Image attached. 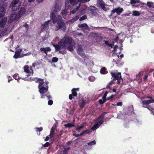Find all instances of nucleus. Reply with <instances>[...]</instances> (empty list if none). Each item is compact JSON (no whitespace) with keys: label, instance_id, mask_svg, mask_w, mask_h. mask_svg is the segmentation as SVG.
<instances>
[{"label":"nucleus","instance_id":"obj_40","mask_svg":"<svg viewBox=\"0 0 154 154\" xmlns=\"http://www.w3.org/2000/svg\"><path fill=\"white\" fill-rule=\"evenodd\" d=\"M86 18H87V16L86 15H85L82 16V17L80 18L79 19V20L80 21L82 20H84L86 19Z\"/></svg>","mask_w":154,"mask_h":154},{"label":"nucleus","instance_id":"obj_13","mask_svg":"<svg viewBox=\"0 0 154 154\" xmlns=\"http://www.w3.org/2000/svg\"><path fill=\"white\" fill-rule=\"evenodd\" d=\"M17 17V14L14 13L11 14L8 20V23H11L14 21H17L20 18H18Z\"/></svg>","mask_w":154,"mask_h":154},{"label":"nucleus","instance_id":"obj_14","mask_svg":"<svg viewBox=\"0 0 154 154\" xmlns=\"http://www.w3.org/2000/svg\"><path fill=\"white\" fill-rule=\"evenodd\" d=\"M69 5V3L68 2H66L65 3V7L66 9L64 10H62L61 14L64 18H65L66 15L67 14V12L66 9H68Z\"/></svg>","mask_w":154,"mask_h":154},{"label":"nucleus","instance_id":"obj_21","mask_svg":"<svg viewBox=\"0 0 154 154\" xmlns=\"http://www.w3.org/2000/svg\"><path fill=\"white\" fill-rule=\"evenodd\" d=\"M40 50L41 51H43L46 55H47V52L51 51V49L50 47L43 48H41Z\"/></svg>","mask_w":154,"mask_h":154},{"label":"nucleus","instance_id":"obj_23","mask_svg":"<svg viewBox=\"0 0 154 154\" xmlns=\"http://www.w3.org/2000/svg\"><path fill=\"white\" fill-rule=\"evenodd\" d=\"M79 18V17L78 16H76L75 17L73 18L71 20L68 21L67 22V23L70 24L71 23H73L77 20Z\"/></svg>","mask_w":154,"mask_h":154},{"label":"nucleus","instance_id":"obj_62","mask_svg":"<svg viewBox=\"0 0 154 154\" xmlns=\"http://www.w3.org/2000/svg\"><path fill=\"white\" fill-rule=\"evenodd\" d=\"M113 92H116V89H113Z\"/></svg>","mask_w":154,"mask_h":154},{"label":"nucleus","instance_id":"obj_59","mask_svg":"<svg viewBox=\"0 0 154 154\" xmlns=\"http://www.w3.org/2000/svg\"><path fill=\"white\" fill-rule=\"evenodd\" d=\"M78 35H82V34L81 33H79L77 34Z\"/></svg>","mask_w":154,"mask_h":154},{"label":"nucleus","instance_id":"obj_32","mask_svg":"<svg viewBox=\"0 0 154 154\" xmlns=\"http://www.w3.org/2000/svg\"><path fill=\"white\" fill-rule=\"evenodd\" d=\"M13 77L16 80H18L20 79V78L19 77V74L17 73L14 74V75Z\"/></svg>","mask_w":154,"mask_h":154},{"label":"nucleus","instance_id":"obj_47","mask_svg":"<svg viewBox=\"0 0 154 154\" xmlns=\"http://www.w3.org/2000/svg\"><path fill=\"white\" fill-rule=\"evenodd\" d=\"M37 131H40L42 130V127L36 128Z\"/></svg>","mask_w":154,"mask_h":154},{"label":"nucleus","instance_id":"obj_4","mask_svg":"<svg viewBox=\"0 0 154 154\" xmlns=\"http://www.w3.org/2000/svg\"><path fill=\"white\" fill-rule=\"evenodd\" d=\"M5 9L4 7L1 6L0 8V27H3L7 22V18L6 17H2L5 14Z\"/></svg>","mask_w":154,"mask_h":154},{"label":"nucleus","instance_id":"obj_25","mask_svg":"<svg viewBox=\"0 0 154 154\" xmlns=\"http://www.w3.org/2000/svg\"><path fill=\"white\" fill-rule=\"evenodd\" d=\"M79 88H73L72 90V94L74 96H76L77 95V93L75 92L76 90H78Z\"/></svg>","mask_w":154,"mask_h":154},{"label":"nucleus","instance_id":"obj_45","mask_svg":"<svg viewBox=\"0 0 154 154\" xmlns=\"http://www.w3.org/2000/svg\"><path fill=\"white\" fill-rule=\"evenodd\" d=\"M48 104L49 105H51L53 104V101L51 100H50L48 102Z\"/></svg>","mask_w":154,"mask_h":154},{"label":"nucleus","instance_id":"obj_24","mask_svg":"<svg viewBox=\"0 0 154 154\" xmlns=\"http://www.w3.org/2000/svg\"><path fill=\"white\" fill-rule=\"evenodd\" d=\"M100 72L102 74H106L107 73V71L106 68L105 67H103L101 68L100 71Z\"/></svg>","mask_w":154,"mask_h":154},{"label":"nucleus","instance_id":"obj_39","mask_svg":"<svg viewBox=\"0 0 154 154\" xmlns=\"http://www.w3.org/2000/svg\"><path fill=\"white\" fill-rule=\"evenodd\" d=\"M13 38V36H11V37L10 38H8L7 39V40H8L9 41H10V44H11V45H13V42L12 40Z\"/></svg>","mask_w":154,"mask_h":154},{"label":"nucleus","instance_id":"obj_27","mask_svg":"<svg viewBox=\"0 0 154 154\" xmlns=\"http://www.w3.org/2000/svg\"><path fill=\"white\" fill-rule=\"evenodd\" d=\"M132 12L133 14H132V15L133 16H139L140 14V12L137 11H133Z\"/></svg>","mask_w":154,"mask_h":154},{"label":"nucleus","instance_id":"obj_44","mask_svg":"<svg viewBox=\"0 0 154 154\" xmlns=\"http://www.w3.org/2000/svg\"><path fill=\"white\" fill-rule=\"evenodd\" d=\"M50 145V143L49 142H46L45 144L43 145V146L44 147H47L49 146Z\"/></svg>","mask_w":154,"mask_h":154},{"label":"nucleus","instance_id":"obj_64","mask_svg":"<svg viewBox=\"0 0 154 154\" xmlns=\"http://www.w3.org/2000/svg\"><path fill=\"white\" fill-rule=\"evenodd\" d=\"M91 8H94V7H92V6H91Z\"/></svg>","mask_w":154,"mask_h":154},{"label":"nucleus","instance_id":"obj_3","mask_svg":"<svg viewBox=\"0 0 154 154\" xmlns=\"http://www.w3.org/2000/svg\"><path fill=\"white\" fill-rule=\"evenodd\" d=\"M35 80L36 82L39 83L38 88L39 92L41 94V98H43L45 96H46L48 98V99H49L50 97V96L47 95L48 94V82H45L43 79L36 78L35 79Z\"/></svg>","mask_w":154,"mask_h":154},{"label":"nucleus","instance_id":"obj_54","mask_svg":"<svg viewBox=\"0 0 154 154\" xmlns=\"http://www.w3.org/2000/svg\"><path fill=\"white\" fill-rule=\"evenodd\" d=\"M35 66V63H33L31 66L30 68L32 69V68L34 67Z\"/></svg>","mask_w":154,"mask_h":154},{"label":"nucleus","instance_id":"obj_50","mask_svg":"<svg viewBox=\"0 0 154 154\" xmlns=\"http://www.w3.org/2000/svg\"><path fill=\"white\" fill-rule=\"evenodd\" d=\"M12 79V78L11 76H9L8 82H9Z\"/></svg>","mask_w":154,"mask_h":154},{"label":"nucleus","instance_id":"obj_42","mask_svg":"<svg viewBox=\"0 0 154 154\" xmlns=\"http://www.w3.org/2000/svg\"><path fill=\"white\" fill-rule=\"evenodd\" d=\"M122 102H119L117 104H115L114 105V106H122Z\"/></svg>","mask_w":154,"mask_h":154},{"label":"nucleus","instance_id":"obj_6","mask_svg":"<svg viewBox=\"0 0 154 154\" xmlns=\"http://www.w3.org/2000/svg\"><path fill=\"white\" fill-rule=\"evenodd\" d=\"M106 113H104L98 117L96 120V124L91 128V130L94 131L98 128L104 121V116Z\"/></svg>","mask_w":154,"mask_h":154},{"label":"nucleus","instance_id":"obj_8","mask_svg":"<svg viewBox=\"0 0 154 154\" xmlns=\"http://www.w3.org/2000/svg\"><path fill=\"white\" fill-rule=\"evenodd\" d=\"M147 100H142V103L144 107L147 108L148 105L154 102V100L151 97H147L146 98Z\"/></svg>","mask_w":154,"mask_h":154},{"label":"nucleus","instance_id":"obj_35","mask_svg":"<svg viewBox=\"0 0 154 154\" xmlns=\"http://www.w3.org/2000/svg\"><path fill=\"white\" fill-rule=\"evenodd\" d=\"M105 44H106L107 45L111 47H112V46L114 45V43H109V42L107 41H105Z\"/></svg>","mask_w":154,"mask_h":154},{"label":"nucleus","instance_id":"obj_63","mask_svg":"<svg viewBox=\"0 0 154 154\" xmlns=\"http://www.w3.org/2000/svg\"><path fill=\"white\" fill-rule=\"evenodd\" d=\"M110 1L111 2H113V0H110Z\"/></svg>","mask_w":154,"mask_h":154},{"label":"nucleus","instance_id":"obj_56","mask_svg":"<svg viewBox=\"0 0 154 154\" xmlns=\"http://www.w3.org/2000/svg\"><path fill=\"white\" fill-rule=\"evenodd\" d=\"M117 47H118V46H116V45L115 46V47L114 48L113 51H116V48Z\"/></svg>","mask_w":154,"mask_h":154},{"label":"nucleus","instance_id":"obj_43","mask_svg":"<svg viewBox=\"0 0 154 154\" xmlns=\"http://www.w3.org/2000/svg\"><path fill=\"white\" fill-rule=\"evenodd\" d=\"M57 127V125L56 124H54L53 126H52V127L51 128V130H55V129Z\"/></svg>","mask_w":154,"mask_h":154},{"label":"nucleus","instance_id":"obj_28","mask_svg":"<svg viewBox=\"0 0 154 154\" xmlns=\"http://www.w3.org/2000/svg\"><path fill=\"white\" fill-rule=\"evenodd\" d=\"M84 123H83L81 124L80 125L78 126L76 128V130H81L82 128L84 127Z\"/></svg>","mask_w":154,"mask_h":154},{"label":"nucleus","instance_id":"obj_57","mask_svg":"<svg viewBox=\"0 0 154 154\" xmlns=\"http://www.w3.org/2000/svg\"><path fill=\"white\" fill-rule=\"evenodd\" d=\"M35 0H28L29 2H33Z\"/></svg>","mask_w":154,"mask_h":154},{"label":"nucleus","instance_id":"obj_58","mask_svg":"<svg viewBox=\"0 0 154 154\" xmlns=\"http://www.w3.org/2000/svg\"><path fill=\"white\" fill-rule=\"evenodd\" d=\"M38 1L39 2L41 3L43 1V0H38Z\"/></svg>","mask_w":154,"mask_h":154},{"label":"nucleus","instance_id":"obj_12","mask_svg":"<svg viewBox=\"0 0 154 154\" xmlns=\"http://www.w3.org/2000/svg\"><path fill=\"white\" fill-rule=\"evenodd\" d=\"M26 10L25 8L21 7L18 13L17 14V17L20 18L21 17L24 15L26 13Z\"/></svg>","mask_w":154,"mask_h":154},{"label":"nucleus","instance_id":"obj_61","mask_svg":"<svg viewBox=\"0 0 154 154\" xmlns=\"http://www.w3.org/2000/svg\"><path fill=\"white\" fill-rule=\"evenodd\" d=\"M70 143H71V142L68 141L67 143L66 144H70Z\"/></svg>","mask_w":154,"mask_h":154},{"label":"nucleus","instance_id":"obj_31","mask_svg":"<svg viewBox=\"0 0 154 154\" xmlns=\"http://www.w3.org/2000/svg\"><path fill=\"white\" fill-rule=\"evenodd\" d=\"M106 99L104 98H103L102 97L101 99H100L99 100V102L100 103V104H103L106 101Z\"/></svg>","mask_w":154,"mask_h":154},{"label":"nucleus","instance_id":"obj_15","mask_svg":"<svg viewBox=\"0 0 154 154\" xmlns=\"http://www.w3.org/2000/svg\"><path fill=\"white\" fill-rule=\"evenodd\" d=\"M78 26L79 28H81L83 31L85 32H87L89 31L88 26L86 23L79 24L78 25Z\"/></svg>","mask_w":154,"mask_h":154},{"label":"nucleus","instance_id":"obj_26","mask_svg":"<svg viewBox=\"0 0 154 154\" xmlns=\"http://www.w3.org/2000/svg\"><path fill=\"white\" fill-rule=\"evenodd\" d=\"M140 1L139 0H131V3L132 5L136 3H140Z\"/></svg>","mask_w":154,"mask_h":154},{"label":"nucleus","instance_id":"obj_49","mask_svg":"<svg viewBox=\"0 0 154 154\" xmlns=\"http://www.w3.org/2000/svg\"><path fill=\"white\" fill-rule=\"evenodd\" d=\"M148 109L151 111V112L154 115V109H150L149 108H148Z\"/></svg>","mask_w":154,"mask_h":154},{"label":"nucleus","instance_id":"obj_41","mask_svg":"<svg viewBox=\"0 0 154 154\" xmlns=\"http://www.w3.org/2000/svg\"><path fill=\"white\" fill-rule=\"evenodd\" d=\"M58 59L56 57H53L52 60V61L54 62H56L57 61Z\"/></svg>","mask_w":154,"mask_h":154},{"label":"nucleus","instance_id":"obj_20","mask_svg":"<svg viewBox=\"0 0 154 154\" xmlns=\"http://www.w3.org/2000/svg\"><path fill=\"white\" fill-rule=\"evenodd\" d=\"M50 22V21L48 20L47 22H45L42 25L41 28L42 31H43L48 27V24Z\"/></svg>","mask_w":154,"mask_h":154},{"label":"nucleus","instance_id":"obj_53","mask_svg":"<svg viewBox=\"0 0 154 154\" xmlns=\"http://www.w3.org/2000/svg\"><path fill=\"white\" fill-rule=\"evenodd\" d=\"M69 98L70 100H72V94H69Z\"/></svg>","mask_w":154,"mask_h":154},{"label":"nucleus","instance_id":"obj_29","mask_svg":"<svg viewBox=\"0 0 154 154\" xmlns=\"http://www.w3.org/2000/svg\"><path fill=\"white\" fill-rule=\"evenodd\" d=\"M65 127L66 128H70L71 127L74 126V124L72 123H68L65 124L64 125Z\"/></svg>","mask_w":154,"mask_h":154},{"label":"nucleus","instance_id":"obj_34","mask_svg":"<svg viewBox=\"0 0 154 154\" xmlns=\"http://www.w3.org/2000/svg\"><path fill=\"white\" fill-rule=\"evenodd\" d=\"M70 147L65 148L64 149L63 151V154H66L67 153Z\"/></svg>","mask_w":154,"mask_h":154},{"label":"nucleus","instance_id":"obj_30","mask_svg":"<svg viewBox=\"0 0 154 154\" xmlns=\"http://www.w3.org/2000/svg\"><path fill=\"white\" fill-rule=\"evenodd\" d=\"M54 132L55 131L54 130H51L50 134L49 135V136L50 137V138H52L53 137L54 135Z\"/></svg>","mask_w":154,"mask_h":154},{"label":"nucleus","instance_id":"obj_2","mask_svg":"<svg viewBox=\"0 0 154 154\" xmlns=\"http://www.w3.org/2000/svg\"><path fill=\"white\" fill-rule=\"evenodd\" d=\"M56 50L63 48L67 49L69 51H72L75 48L74 43L71 38L65 36L59 42L57 45L52 44Z\"/></svg>","mask_w":154,"mask_h":154},{"label":"nucleus","instance_id":"obj_22","mask_svg":"<svg viewBox=\"0 0 154 154\" xmlns=\"http://www.w3.org/2000/svg\"><path fill=\"white\" fill-rule=\"evenodd\" d=\"M144 4L149 8H154V3L152 2H148L146 4Z\"/></svg>","mask_w":154,"mask_h":154},{"label":"nucleus","instance_id":"obj_51","mask_svg":"<svg viewBox=\"0 0 154 154\" xmlns=\"http://www.w3.org/2000/svg\"><path fill=\"white\" fill-rule=\"evenodd\" d=\"M143 72H141L139 73L138 75L139 77H141L143 75Z\"/></svg>","mask_w":154,"mask_h":154},{"label":"nucleus","instance_id":"obj_17","mask_svg":"<svg viewBox=\"0 0 154 154\" xmlns=\"http://www.w3.org/2000/svg\"><path fill=\"white\" fill-rule=\"evenodd\" d=\"M97 4L98 6H100L104 11H106V10L107 8L105 7L106 5H105L102 0H98Z\"/></svg>","mask_w":154,"mask_h":154},{"label":"nucleus","instance_id":"obj_46","mask_svg":"<svg viewBox=\"0 0 154 154\" xmlns=\"http://www.w3.org/2000/svg\"><path fill=\"white\" fill-rule=\"evenodd\" d=\"M85 104V101L83 100L82 101V103H81V107H83Z\"/></svg>","mask_w":154,"mask_h":154},{"label":"nucleus","instance_id":"obj_55","mask_svg":"<svg viewBox=\"0 0 154 154\" xmlns=\"http://www.w3.org/2000/svg\"><path fill=\"white\" fill-rule=\"evenodd\" d=\"M148 75H145L144 78H143V80H146L147 78Z\"/></svg>","mask_w":154,"mask_h":154},{"label":"nucleus","instance_id":"obj_10","mask_svg":"<svg viewBox=\"0 0 154 154\" xmlns=\"http://www.w3.org/2000/svg\"><path fill=\"white\" fill-rule=\"evenodd\" d=\"M112 76L116 80H117V82L119 83L120 82V81L122 80L121 78V73L119 72L118 73H111Z\"/></svg>","mask_w":154,"mask_h":154},{"label":"nucleus","instance_id":"obj_11","mask_svg":"<svg viewBox=\"0 0 154 154\" xmlns=\"http://www.w3.org/2000/svg\"><path fill=\"white\" fill-rule=\"evenodd\" d=\"M90 0H69L70 4L72 5H76L78 3H79V6H80L81 3H84L87 2Z\"/></svg>","mask_w":154,"mask_h":154},{"label":"nucleus","instance_id":"obj_60","mask_svg":"<svg viewBox=\"0 0 154 154\" xmlns=\"http://www.w3.org/2000/svg\"><path fill=\"white\" fill-rule=\"evenodd\" d=\"M120 57L121 58H122L123 57V54H121L120 55Z\"/></svg>","mask_w":154,"mask_h":154},{"label":"nucleus","instance_id":"obj_9","mask_svg":"<svg viewBox=\"0 0 154 154\" xmlns=\"http://www.w3.org/2000/svg\"><path fill=\"white\" fill-rule=\"evenodd\" d=\"M22 51V49L20 48L19 46H17L16 48L15 53L14 56V57L16 59L21 57L23 56H26L28 55V54H25L24 56H22L20 54Z\"/></svg>","mask_w":154,"mask_h":154},{"label":"nucleus","instance_id":"obj_18","mask_svg":"<svg viewBox=\"0 0 154 154\" xmlns=\"http://www.w3.org/2000/svg\"><path fill=\"white\" fill-rule=\"evenodd\" d=\"M123 9L122 8H118L113 9L111 12L112 14L116 12L118 15H119L122 12Z\"/></svg>","mask_w":154,"mask_h":154},{"label":"nucleus","instance_id":"obj_38","mask_svg":"<svg viewBox=\"0 0 154 154\" xmlns=\"http://www.w3.org/2000/svg\"><path fill=\"white\" fill-rule=\"evenodd\" d=\"M96 144V142L95 140H93L91 142L88 143V145L92 146L94 145H95Z\"/></svg>","mask_w":154,"mask_h":154},{"label":"nucleus","instance_id":"obj_33","mask_svg":"<svg viewBox=\"0 0 154 154\" xmlns=\"http://www.w3.org/2000/svg\"><path fill=\"white\" fill-rule=\"evenodd\" d=\"M80 6H79V5L78 6H77L75 9H74L72 11H71V13L72 14H74L76 12V11H77L79 9V7Z\"/></svg>","mask_w":154,"mask_h":154},{"label":"nucleus","instance_id":"obj_1","mask_svg":"<svg viewBox=\"0 0 154 154\" xmlns=\"http://www.w3.org/2000/svg\"><path fill=\"white\" fill-rule=\"evenodd\" d=\"M60 5L57 4L55 5L51 10L50 16L51 21L54 24L55 30L57 31L61 29L64 31L66 28L65 23L62 17L58 15L57 14V13L60 11Z\"/></svg>","mask_w":154,"mask_h":154},{"label":"nucleus","instance_id":"obj_5","mask_svg":"<svg viewBox=\"0 0 154 154\" xmlns=\"http://www.w3.org/2000/svg\"><path fill=\"white\" fill-rule=\"evenodd\" d=\"M21 0H13L9 8L13 11H16L20 8L21 4Z\"/></svg>","mask_w":154,"mask_h":154},{"label":"nucleus","instance_id":"obj_36","mask_svg":"<svg viewBox=\"0 0 154 154\" xmlns=\"http://www.w3.org/2000/svg\"><path fill=\"white\" fill-rule=\"evenodd\" d=\"M95 78L93 76H91L88 78V79L91 82H94L95 80Z\"/></svg>","mask_w":154,"mask_h":154},{"label":"nucleus","instance_id":"obj_19","mask_svg":"<svg viewBox=\"0 0 154 154\" xmlns=\"http://www.w3.org/2000/svg\"><path fill=\"white\" fill-rule=\"evenodd\" d=\"M91 131L90 129L87 130L83 131L80 134H73V135L75 136L76 137H79V136H82L84 134H88V133L91 132Z\"/></svg>","mask_w":154,"mask_h":154},{"label":"nucleus","instance_id":"obj_16","mask_svg":"<svg viewBox=\"0 0 154 154\" xmlns=\"http://www.w3.org/2000/svg\"><path fill=\"white\" fill-rule=\"evenodd\" d=\"M77 52L79 55L82 56L83 58L85 56L84 52L82 49V45H79L77 48Z\"/></svg>","mask_w":154,"mask_h":154},{"label":"nucleus","instance_id":"obj_37","mask_svg":"<svg viewBox=\"0 0 154 154\" xmlns=\"http://www.w3.org/2000/svg\"><path fill=\"white\" fill-rule=\"evenodd\" d=\"M84 8L82 9L81 11V12L82 14L85 13V11L86 9H87V7L86 6H84Z\"/></svg>","mask_w":154,"mask_h":154},{"label":"nucleus","instance_id":"obj_52","mask_svg":"<svg viewBox=\"0 0 154 154\" xmlns=\"http://www.w3.org/2000/svg\"><path fill=\"white\" fill-rule=\"evenodd\" d=\"M50 138V137L48 136L45 139V141H47L49 139V138Z\"/></svg>","mask_w":154,"mask_h":154},{"label":"nucleus","instance_id":"obj_7","mask_svg":"<svg viewBox=\"0 0 154 154\" xmlns=\"http://www.w3.org/2000/svg\"><path fill=\"white\" fill-rule=\"evenodd\" d=\"M24 71L27 73H29L26 78H23L22 79L25 81H32L33 80V78L29 77V76H30L31 75H32L33 73V70L27 65H25L23 67Z\"/></svg>","mask_w":154,"mask_h":154},{"label":"nucleus","instance_id":"obj_48","mask_svg":"<svg viewBox=\"0 0 154 154\" xmlns=\"http://www.w3.org/2000/svg\"><path fill=\"white\" fill-rule=\"evenodd\" d=\"M108 93V92L107 91H106L105 94H104L103 96L102 97H103V98H104L106 99V96L107 95V94Z\"/></svg>","mask_w":154,"mask_h":154}]
</instances>
